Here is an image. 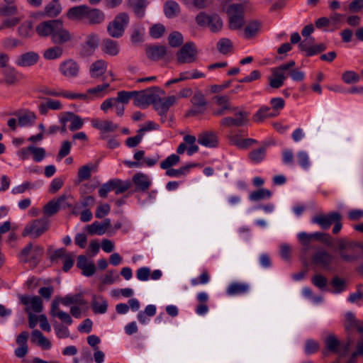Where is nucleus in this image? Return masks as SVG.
Wrapping results in <instances>:
<instances>
[{
  "label": "nucleus",
  "mask_w": 363,
  "mask_h": 363,
  "mask_svg": "<svg viewBox=\"0 0 363 363\" xmlns=\"http://www.w3.org/2000/svg\"><path fill=\"white\" fill-rule=\"evenodd\" d=\"M298 238L300 243L303 245L304 251L309 249L310 243L312 240H318L330 247H332L333 244L330 235L325 233L315 232L308 234L307 233L301 232L298 234Z\"/></svg>",
  "instance_id": "423d86ee"
},
{
  "label": "nucleus",
  "mask_w": 363,
  "mask_h": 363,
  "mask_svg": "<svg viewBox=\"0 0 363 363\" xmlns=\"http://www.w3.org/2000/svg\"><path fill=\"white\" fill-rule=\"evenodd\" d=\"M24 306H26L25 311L26 313L33 312L39 313L43 310V300L38 296H30L24 295Z\"/></svg>",
  "instance_id": "2eb2a0df"
},
{
  "label": "nucleus",
  "mask_w": 363,
  "mask_h": 363,
  "mask_svg": "<svg viewBox=\"0 0 363 363\" xmlns=\"http://www.w3.org/2000/svg\"><path fill=\"white\" fill-rule=\"evenodd\" d=\"M107 62L103 60H99L91 64L90 67V74L91 77L98 78L102 76L107 69Z\"/></svg>",
  "instance_id": "c756f323"
},
{
  "label": "nucleus",
  "mask_w": 363,
  "mask_h": 363,
  "mask_svg": "<svg viewBox=\"0 0 363 363\" xmlns=\"http://www.w3.org/2000/svg\"><path fill=\"white\" fill-rule=\"evenodd\" d=\"M196 166L197 164L196 163H190L184 166H182L177 169L172 168L171 169H168L167 171H166V175L174 177H179L182 175H186L190 172V169L191 168L195 167Z\"/></svg>",
  "instance_id": "a19ab883"
},
{
  "label": "nucleus",
  "mask_w": 363,
  "mask_h": 363,
  "mask_svg": "<svg viewBox=\"0 0 363 363\" xmlns=\"http://www.w3.org/2000/svg\"><path fill=\"white\" fill-rule=\"evenodd\" d=\"M342 79L346 84H353L358 82L360 77L354 71H346L342 74Z\"/></svg>",
  "instance_id": "13d9d810"
},
{
  "label": "nucleus",
  "mask_w": 363,
  "mask_h": 363,
  "mask_svg": "<svg viewBox=\"0 0 363 363\" xmlns=\"http://www.w3.org/2000/svg\"><path fill=\"white\" fill-rule=\"evenodd\" d=\"M130 23L129 14L126 12L118 13L107 26V33L111 38H119L125 33Z\"/></svg>",
  "instance_id": "f03ea898"
},
{
  "label": "nucleus",
  "mask_w": 363,
  "mask_h": 363,
  "mask_svg": "<svg viewBox=\"0 0 363 363\" xmlns=\"http://www.w3.org/2000/svg\"><path fill=\"white\" fill-rule=\"evenodd\" d=\"M271 196V191L262 188L251 192L249 195V199L252 201H259L263 199H269Z\"/></svg>",
  "instance_id": "79ce46f5"
},
{
  "label": "nucleus",
  "mask_w": 363,
  "mask_h": 363,
  "mask_svg": "<svg viewBox=\"0 0 363 363\" xmlns=\"http://www.w3.org/2000/svg\"><path fill=\"white\" fill-rule=\"evenodd\" d=\"M312 284L320 289L321 291H330L328 288V279L322 274H315L311 279Z\"/></svg>",
  "instance_id": "c03bdc74"
},
{
  "label": "nucleus",
  "mask_w": 363,
  "mask_h": 363,
  "mask_svg": "<svg viewBox=\"0 0 363 363\" xmlns=\"http://www.w3.org/2000/svg\"><path fill=\"white\" fill-rule=\"evenodd\" d=\"M270 111L269 106H262L257 112L253 116V121L255 122H262L264 118H267V113Z\"/></svg>",
  "instance_id": "0e129e2a"
},
{
  "label": "nucleus",
  "mask_w": 363,
  "mask_h": 363,
  "mask_svg": "<svg viewBox=\"0 0 363 363\" xmlns=\"http://www.w3.org/2000/svg\"><path fill=\"white\" fill-rule=\"evenodd\" d=\"M49 228V221L46 218L35 219L28 223L24 228V236L38 238Z\"/></svg>",
  "instance_id": "6e6552de"
},
{
  "label": "nucleus",
  "mask_w": 363,
  "mask_h": 363,
  "mask_svg": "<svg viewBox=\"0 0 363 363\" xmlns=\"http://www.w3.org/2000/svg\"><path fill=\"white\" fill-rule=\"evenodd\" d=\"M250 113L245 111H241L235 113V118L225 117L220 121V124L223 127H240L247 125L249 122Z\"/></svg>",
  "instance_id": "1a4fd4ad"
},
{
  "label": "nucleus",
  "mask_w": 363,
  "mask_h": 363,
  "mask_svg": "<svg viewBox=\"0 0 363 363\" xmlns=\"http://www.w3.org/2000/svg\"><path fill=\"white\" fill-rule=\"evenodd\" d=\"M234 144L240 148H247L253 144H256L257 141L252 138L239 139L236 137L233 138Z\"/></svg>",
  "instance_id": "680f3d73"
},
{
  "label": "nucleus",
  "mask_w": 363,
  "mask_h": 363,
  "mask_svg": "<svg viewBox=\"0 0 363 363\" xmlns=\"http://www.w3.org/2000/svg\"><path fill=\"white\" fill-rule=\"evenodd\" d=\"M198 143L205 147H215L218 144V140L214 132L206 131L199 135Z\"/></svg>",
  "instance_id": "4be33fe9"
},
{
  "label": "nucleus",
  "mask_w": 363,
  "mask_h": 363,
  "mask_svg": "<svg viewBox=\"0 0 363 363\" xmlns=\"http://www.w3.org/2000/svg\"><path fill=\"white\" fill-rule=\"evenodd\" d=\"M197 54L195 43L187 42L176 52L177 61L180 65L194 62L197 59Z\"/></svg>",
  "instance_id": "0eeeda50"
},
{
  "label": "nucleus",
  "mask_w": 363,
  "mask_h": 363,
  "mask_svg": "<svg viewBox=\"0 0 363 363\" xmlns=\"http://www.w3.org/2000/svg\"><path fill=\"white\" fill-rule=\"evenodd\" d=\"M59 20H48L40 23L35 28L37 34L41 38H52L57 25L59 24Z\"/></svg>",
  "instance_id": "4468645a"
},
{
  "label": "nucleus",
  "mask_w": 363,
  "mask_h": 363,
  "mask_svg": "<svg viewBox=\"0 0 363 363\" xmlns=\"http://www.w3.org/2000/svg\"><path fill=\"white\" fill-rule=\"evenodd\" d=\"M39 55L34 52L24 53V66H32L37 63Z\"/></svg>",
  "instance_id": "e2e57ef3"
},
{
  "label": "nucleus",
  "mask_w": 363,
  "mask_h": 363,
  "mask_svg": "<svg viewBox=\"0 0 363 363\" xmlns=\"http://www.w3.org/2000/svg\"><path fill=\"white\" fill-rule=\"evenodd\" d=\"M194 106L199 108H206L205 106L208 104L204 95L201 91H196L191 99Z\"/></svg>",
  "instance_id": "864d4df0"
},
{
  "label": "nucleus",
  "mask_w": 363,
  "mask_h": 363,
  "mask_svg": "<svg viewBox=\"0 0 363 363\" xmlns=\"http://www.w3.org/2000/svg\"><path fill=\"white\" fill-rule=\"evenodd\" d=\"M86 18L88 20L89 24L99 25L104 21L105 14L99 9L88 6Z\"/></svg>",
  "instance_id": "5701e85b"
},
{
  "label": "nucleus",
  "mask_w": 363,
  "mask_h": 363,
  "mask_svg": "<svg viewBox=\"0 0 363 363\" xmlns=\"http://www.w3.org/2000/svg\"><path fill=\"white\" fill-rule=\"evenodd\" d=\"M26 152L31 154L33 160L36 162H41L46 155V151L43 147H38L34 145L28 146L26 151H24V154Z\"/></svg>",
  "instance_id": "58836bf2"
},
{
  "label": "nucleus",
  "mask_w": 363,
  "mask_h": 363,
  "mask_svg": "<svg viewBox=\"0 0 363 363\" xmlns=\"http://www.w3.org/2000/svg\"><path fill=\"white\" fill-rule=\"evenodd\" d=\"M43 254V246L34 245L30 242L24 247V263L29 264L30 267L33 269L39 264Z\"/></svg>",
  "instance_id": "39448f33"
},
{
  "label": "nucleus",
  "mask_w": 363,
  "mask_h": 363,
  "mask_svg": "<svg viewBox=\"0 0 363 363\" xmlns=\"http://www.w3.org/2000/svg\"><path fill=\"white\" fill-rule=\"evenodd\" d=\"M195 21L199 26L207 27L212 33H218L223 26L221 18L216 13L208 14L201 11L196 16Z\"/></svg>",
  "instance_id": "7ed1b4c3"
},
{
  "label": "nucleus",
  "mask_w": 363,
  "mask_h": 363,
  "mask_svg": "<svg viewBox=\"0 0 363 363\" xmlns=\"http://www.w3.org/2000/svg\"><path fill=\"white\" fill-rule=\"evenodd\" d=\"M108 308V302L102 296H92L91 309L92 311L97 313H105Z\"/></svg>",
  "instance_id": "bb28decb"
},
{
  "label": "nucleus",
  "mask_w": 363,
  "mask_h": 363,
  "mask_svg": "<svg viewBox=\"0 0 363 363\" xmlns=\"http://www.w3.org/2000/svg\"><path fill=\"white\" fill-rule=\"evenodd\" d=\"M169 45L172 48H179L183 45L184 38L179 31L171 33L168 37Z\"/></svg>",
  "instance_id": "49530a36"
},
{
  "label": "nucleus",
  "mask_w": 363,
  "mask_h": 363,
  "mask_svg": "<svg viewBox=\"0 0 363 363\" xmlns=\"http://www.w3.org/2000/svg\"><path fill=\"white\" fill-rule=\"evenodd\" d=\"M233 44L228 38H221L217 43V49L223 55H227L231 52Z\"/></svg>",
  "instance_id": "3c124183"
},
{
  "label": "nucleus",
  "mask_w": 363,
  "mask_h": 363,
  "mask_svg": "<svg viewBox=\"0 0 363 363\" xmlns=\"http://www.w3.org/2000/svg\"><path fill=\"white\" fill-rule=\"evenodd\" d=\"M71 143L68 140L62 142L60 150L58 152L57 157L60 159L66 157L70 152Z\"/></svg>",
  "instance_id": "774afa93"
},
{
  "label": "nucleus",
  "mask_w": 363,
  "mask_h": 363,
  "mask_svg": "<svg viewBox=\"0 0 363 363\" xmlns=\"http://www.w3.org/2000/svg\"><path fill=\"white\" fill-rule=\"evenodd\" d=\"M177 98L174 96H169L164 98H161L157 104L158 110H155L157 111L158 114L160 116H166L168 112L169 108L176 102Z\"/></svg>",
  "instance_id": "cd10ccee"
},
{
  "label": "nucleus",
  "mask_w": 363,
  "mask_h": 363,
  "mask_svg": "<svg viewBox=\"0 0 363 363\" xmlns=\"http://www.w3.org/2000/svg\"><path fill=\"white\" fill-rule=\"evenodd\" d=\"M144 28L140 26H133L130 35V40L133 44H137L143 42Z\"/></svg>",
  "instance_id": "a18cd8bd"
},
{
  "label": "nucleus",
  "mask_w": 363,
  "mask_h": 363,
  "mask_svg": "<svg viewBox=\"0 0 363 363\" xmlns=\"http://www.w3.org/2000/svg\"><path fill=\"white\" fill-rule=\"evenodd\" d=\"M62 8L60 2L52 1L45 6L43 11L40 15L42 17L55 18L62 12Z\"/></svg>",
  "instance_id": "393cba45"
},
{
  "label": "nucleus",
  "mask_w": 363,
  "mask_h": 363,
  "mask_svg": "<svg viewBox=\"0 0 363 363\" xmlns=\"http://www.w3.org/2000/svg\"><path fill=\"white\" fill-rule=\"evenodd\" d=\"M180 161V157L178 155L172 154L168 156L160 163V168L162 169H171L172 166L177 164Z\"/></svg>",
  "instance_id": "de8ad7c7"
},
{
  "label": "nucleus",
  "mask_w": 363,
  "mask_h": 363,
  "mask_svg": "<svg viewBox=\"0 0 363 363\" xmlns=\"http://www.w3.org/2000/svg\"><path fill=\"white\" fill-rule=\"evenodd\" d=\"M180 6L177 2L169 0L164 5V13L167 18H173L180 13Z\"/></svg>",
  "instance_id": "2f4dec72"
},
{
  "label": "nucleus",
  "mask_w": 363,
  "mask_h": 363,
  "mask_svg": "<svg viewBox=\"0 0 363 363\" xmlns=\"http://www.w3.org/2000/svg\"><path fill=\"white\" fill-rule=\"evenodd\" d=\"M88 6L85 4L71 7L68 9L66 16L71 21H81L86 18Z\"/></svg>",
  "instance_id": "aec40b11"
},
{
  "label": "nucleus",
  "mask_w": 363,
  "mask_h": 363,
  "mask_svg": "<svg viewBox=\"0 0 363 363\" xmlns=\"http://www.w3.org/2000/svg\"><path fill=\"white\" fill-rule=\"evenodd\" d=\"M358 320H356L354 313L348 312L345 316V330L347 335H352L353 330L355 328Z\"/></svg>",
  "instance_id": "37998d69"
},
{
  "label": "nucleus",
  "mask_w": 363,
  "mask_h": 363,
  "mask_svg": "<svg viewBox=\"0 0 363 363\" xmlns=\"http://www.w3.org/2000/svg\"><path fill=\"white\" fill-rule=\"evenodd\" d=\"M102 51L111 56H116L119 52V45L117 41L111 38H104L101 42Z\"/></svg>",
  "instance_id": "a878e982"
},
{
  "label": "nucleus",
  "mask_w": 363,
  "mask_h": 363,
  "mask_svg": "<svg viewBox=\"0 0 363 363\" xmlns=\"http://www.w3.org/2000/svg\"><path fill=\"white\" fill-rule=\"evenodd\" d=\"M265 155V147H261L258 149L251 151L249 153V158L254 163H259L264 159Z\"/></svg>",
  "instance_id": "8fccbe9b"
},
{
  "label": "nucleus",
  "mask_w": 363,
  "mask_h": 363,
  "mask_svg": "<svg viewBox=\"0 0 363 363\" xmlns=\"http://www.w3.org/2000/svg\"><path fill=\"white\" fill-rule=\"evenodd\" d=\"M62 303L66 306L71 304H77L79 306L87 305L88 302L83 298L82 294H77L74 296L66 295L61 300Z\"/></svg>",
  "instance_id": "f704fd0d"
},
{
  "label": "nucleus",
  "mask_w": 363,
  "mask_h": 363,
  "mask_svg": "<svg viewBox=\"0 0 363 363\" xmlns=\"http://www.w3.org/2000/svg\"><path fill=\"white\" fill-rule=\"evenodd\" d=\"M360 242L340 238L333 242L332 248L344 262H353L359 258Z\"/></svg>",
  "instance_id": "f257e3e1"
},
{
  "label": "nucleus",
  "mask_w": 363,
  "mask_h": 363,
  "mask_svg": "<svg viewBox=\"0 0 363 363\" xmlns=\"http://www.w3.org/2000/svg\"><path fill=\"white\" fill-rule=\"evenodd\" d=\"M92 125L94 128L105 133L114 132L118 128V125L111 121H93Z\"/></svg>",
  "instance_id": "473e14b6"
},
{
  "label": "nucleus",
  "mask_w": 363,
  "mask_h": 363,
  "mask_svg": "<svg viewBox=\"0 0 363 363\" xmlns=\"http://www.w3.org/2000/svg\"><path fill=\"white\" fill-rule=\"evenodd\" d=\"M58 23L51 39L52 42L57 45L65 44L72 40V35L64 28L62 21L60 19Z\"/></svg>",
  "instance_id": "9d476101"
},
{
  "label": "nucleus",
  "mask_w": 363,
  "mask_h": 363,
  "mask_svg": "<svg viewBox=\"0 0 363 363\" xmlns=\"http://www.w3.org/2000/svg\"><path fill=\"white\" fill-rule=\"evenodd\" d=\"M262 26V22L259 20L250 21L244 29V33L246 38H253Z\"/></svg>",
  "instance_id": "72a5a7b5"
},
{
  "label": "nucleus",
  "mask_w": 363,
  "mask_h": 363,
  "mask_svg": "<svg viewBox=\"0 0 363 363\" xmlns=\"http://www.w3.org/2000/svg\"><path fill=\"white\" fill-rule=\"evenodd\" d=\"M324 342L325 349L323 351V355L327 356L328 352H332L335 354L339 352L341 342L334 334H329L325 338Z\"/></svg>",
  "instance_id": "6ab92c4d"
},
{
  "label": "nucleus",
  "mask_w": 363,
  "mask_h": 363,
  "mask_svg": "<svg viewBox=\"0 0 363 363\" xmlns=\"http://www.w3.org/2000/svg\"><path fill=\"white\" fill-rule=\"evenodd\" d=\"M272 75L274 78H269V85L273 89L280 88L284 83L286 76L284 72L272 69Z\"/></svg>",
  "instance_id": "e433bc0d"
},
{
  "label": "nucleus",
  "mask_w": 363,
  "mask_h": 363,
  "mask_svg": "<svg viewBox=\"0 0 363 363\" xmlns=\"http://www.w3.org/2000/svg\"><path fill=\"white\" fill-rule=\"evenodd\" d=\"M87 230L90 235H102L106 231L99 221H94L92 224L87 225Z\"/></svg>",
  "instance_id": "4d7b16f0"
},
{
  "label": "nucleus",
  "mask_w": 363,
  "mask_h": 363,
  "mask_svg": "<svg viewBox=\"0 0 363 363\" xmlns=\"http://www.w3.org/2000/svg\"><path fill=\"white\" fill-rule=\"evenodd\" d=\"M165 32V27L162 23H156L150 28V35L155 39L160 38Z\"/></svg>",
  "instance_id": "6e6d98bb"
},
{
  "label": "nucleus",
  "mask_w": 363,
  "mask_h": 363,
  "mask_svg": "<svg viewBox=\"0 0 363 363\" xmlns=\"http://www.w3.org/2000/svg\"><path fill=\"white\" fill-rule=\"evenodd\" d=\"M320 350V343L313 340L308 339L306 340L304 352L307 355H311L316 353Z\"/></svg>",
  "instance_id": "603ef678"
},
{
  "label": "nucleus",
  "mask_w": 363,
  "mask_h": 363,
  "mask_svg": "<svg viewBox=\"0 0 363 363\" xmlns=\"http://www.w3.org/2000/svg\"><path fill=\"white\" fill-rule=\"evenodd\" d=\"M127 6L131 8L136 16L143 17L147 7L145 0H128Z\"/></svg>",
  "instance_id": "7c9ffc66"
},
{
  "label": "nucleus",
  "mask_w": 363,
  "mask_h": 363,
  "mask_svg": "<svg viewBox=\"0 0 363 363\" xmlns=\"http://www.w3.org/2000/svg\"><path fill=\"white\" fill-rule=\"evenodd\" d=\"M333 259V256L325 250L318 251L312 257L311 262L313 264L320 266L324 269H329Z\"/></svg>",
  "instance_id": "f3484780"
},
{
  "label": "nucleus",
  "mask_w": 363,
  "mask_h": 363,
  "mask_svg": "<svg viewBox=\"0 0 363 363\" xmlns=\"http://www.w3.org/2000/svg\"><path fill=\"white\" fill-rule=\"evenodd\" d=\"M79 69V67L78 64L72 60H67L60 65L62 74L67 77H74L77 76Z\"/></svg>",
  "instance_id": "b1692460"
},
{
  "label": "nucleus",
  "mask_w": 363,
  "mask_h": 363,
  "mask_svg": "<svg viewBox=\"0 0 363 363\" xmlns=\"http://www.w3.org/2000/svg\"><path fill=\"white\" fill-rule=\"evenodd\" d=\"M111 206L108 203L99 205L96 210L95 216L97 218H102L110 212Z\"/></svg>",
  "instance_id": "338daca9"
},
{
  "label": "nucleus",
  "mask_w": 363,
  "mask_h": 363,
  "mask_svg": "<svg viewBox=\"0 0 363 363\" xmlns=\"http://www.w3.org/2000/svg\"><path fill=\"white\" fill-rule=\"evenodd\" d=\"M160 94H164V91L158 86H151L145 89V101L146 107L152 105L155 110H158L157 104L160 100Z\"/></svg>",
  "instance_id": "dca6fc26"
},
{
  "label": "nucleus",
  "mask_w": 363,
  "mask_h": 363,
  "mask_svg": "<svg viewBox=\"0 0 363 363\" xmlns=\"http://www.w3.org/2000/svg\"><path fill=\"white\" fill-rule=\"evenodd\" d=\"M110 184H111L112 191H113L116 195L125 192L132 186L130 182L122 181L119 179H111Z\"/></svg>",
  "instance_id": "c85d7f7f"
},
{
  "label": "nucleus",
  "mask_w": 363,
  "mask_h": 363,
  "mask_svg": "<svg viewBox=\"0 0 363 363\" xmlns=\"http://www.w3.org/2000/svg\"><path fill=\"white\" fill-rule=\"evenodd\" d=\"M342 219V216L338 212H330L328 215H318L311 220L312 223L320 225L323 230H328L333 223L334 220Z\"/></svg>",
  "instance_id": "9b49d317"
},
{
  "label": "nucleus",
  "mask_w": 363,
  "mask_h": 363,
  "mask_svg": "<svg viewBox=\"0 0 363 363\" xmlns=\"http://www.w3.org/2000/svg\"><path fill=\"white\" fill-rule=\"evenodd\" d=\"M63 49L56 45L47 49L44 52V57L48 60H55L62 56Z\"/></svg>",
  "instance_id": "09e8293b"
},
{
  "label": "nucleus",
  "mask_w": 363,
  "mask_h": 363,
  "mask_svg": "<svg viewBox=\"0 0 363 363\" xmlns=\"http://www.w3.org/2000/svg\"><path fill=\"white\" fill-rule=\"evenodd\" d=\"M327 47L324 43H320L318 45H312L307 53H306V57H311L315 55H318L319 53H321L322 52L325 51L326 50Z\"/></svg>",
  "instance_id": "69168bd1"
},
{
  "label": "nucleus",
  "mask_w": 363,
  "mask_h": 363,
  "mask_svg": "<svg viewBox=\"0 0 363 363\" xmlns=\"http://www.w3.org/2000/svg\"><path fill=\"white\" fill-rule=\"evenodd\" d=\"M330 285L333 287V289H330V291H328L335 294H340L347 289L345 280L338 276L333 277L330 281Z\"/></svg>",
  "instance_id": "4c0bfd02"
},
{
  "label": "nucleus",
  "mask_w": 363,
  "mask_h": 363,
  "mask_svg": "<svg viewBox=\"0 0 363 363\" xmlns=\"http://www.w3.org/2000/svg\"><path fill=\"white\" fill-rule=\"evenodd\" d=\"M227 13L230 30H238L244 26V9L241 4H230L227 9Z\"/></svg>",
  "instance_id": "20e7f679"
},
{
  "label": "nucleus",
  "mask_w": 363,
  "mask_h": 363,
  "mask_svg": "<svg viewBox=\"0 0 363 363\" xmlns=\"http://www.w3.org/2000/svg\"><path fill=\"white\" fill-rule=\"evenodd\" d=\"M249 286L246 284L233 282L227 289V294L229 296L243 294L248 291Z\"/></svg>",
  "instance_id": "c9c22d12"
},
{
  "label": "nucleus",
  "mask_w": 363,
  "mask_h": 363,
  "mask_svg": "<svg viewBox=\"0 0 363 363\" xmlns=\"http://www.w3.org/2000/svg\"><path fill=\"white\" fill-rule=\"evenodd\" d=\"M4 74L5 76V82L8 84H13L17 80L16 72L12 67H6L4 69Z\"/></svg>",
  "instance_id": "bf43d9fd"
},
{
  "label": "nucleus",
  "mask_w": 363,
  "mask_h": 363,
  "mask_svg": "<svg viewBox=\"0 0 363 363\" xmlns=\"http://www.w3.org/2000/svg\"><path fill=\"white\" fill-rule=\"evenodd\" d=\"M61 108V102L58 100H52L51 99H47L46 103H42L39 106V111L43 115L47 114L48 109L60 110Z\"/></svg>",
  "instance_id": "ea45409f"
},
{
  "label": "nucleus",
  "mask_w": 363,
  "mask_h": 363,
  "mask_svg": "<svg viewBox=\"0 0 363 363\" xmlns=\"http://www.w3.org/2000/svg\"><path fill=\"white\" fill-rule=\"evenodd\" d=\"M53 328L58 338L62 339L69 337L70 333L69 329L62 324H60L55 321L53 324Z\"/></svg>",
  "instance_id": "5fc2aeb1"
},
{
  "label": "nucleus",
  "mask_w": 363,
  "mask_h": 363,
  "mask_svg": "<svg viewBox=\"0 0 363 363\" xmlns=\"http://www.w3.org/2000/svg\"><path fill=\"white\" fill-rule=\"evenodd\" d=\"M167 54V48L161 45H147L145 46V55L152 61H158Z\"/></svg>",
  "instance_id": "f8f14e48"
},
{
  "label": "nucleus",
  "mask_w": 363,
  "mask_h": 363,
  "mask_svg": "<svg viewBox=\"0 0 363 363\" xmlns=\"http://www.w3.org/2000/svg\"><path fill=\"white\" fill-rule=\"evenodd\" d=\"M91 167L86 164L81 167L78 170V179L79 182L88 180L91 177Z\"/></svg>",
  "instance_id": "052dcab7"
},
{
  "label": "nucleus",
  "mask_w": 363,
  "mask_h": 363,
  "mask_svg": "<svg viewBox=\"0 0 363 363\" xmlns=\"http://www.w3.org/2000/svg\"><path fill=\"white\" fill-rule=\"evenodd\" d=\"M132 182L135 186V191L137 192H145L151 186V181L149 179L148 176L142 172L134 174Z\"/></svg>",
  "instance_id": "a211bd4d"
},
{
  "label": "nucleus",
  "mask_w": 363,
  "mask_h": 363,
  "mask_svg": "<svg viewBox=\"0 0 363 363\" xmlns=\"http://www.w3.org/2000/svg\"><path fill=\"white\" fill-rule=\"evenodd\" d=\"M67 199L65 194L61 195L57 199L50 200L44 207L43 213L45 216H52L56 214L60 210V206Z\"/></svg>",
  "instance_id": "412c9836"
},
{
  "label": "nucleus",
  "mask_w": 363,
  "mask_h": 363,
  "mask_svg": "<svg viewBox=\"0 0 363 363\" xmlns=\"http://www.w3.org/2000/svg\"><path fill=\"white\" fill-rule=\"evenodd\" d=\"M99 38L96 33H91L86 36L84 44L82 45L80 55L88 57L93 54L99 45Z\"/></svg>",
  "instance_id": "ddd939ff"
}]
</instances>
